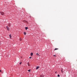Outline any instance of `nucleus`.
<instances>
[{"mask_svg":"<svg viewBox=\"0 0 77 77\" xmlns=\"http://www.w3.org/2000/svg\"><path fill=\"white\" fill-rule=\"evenodd\" d=\"M31 56H33V54L32 53H31Z\"/></svg>","mask_w":77,"mask_h":77,"instance_id":"obj_8","label":"nucleus"},{"mask_svg":"<svg viewBox=\"0 0 77 77\" xmlns=\"http://www.w3.org/2000/svg\"><path fill=\"white\" fill-rule=\"evenodd\" d=\"M61 72H62L63 73V70H62H62H61Z\"/></svg>","mask_w":77,"mask_h":77,"instance_id":"obj_13","label":"nucleus"},{"mask_svg":"<svg viewBox=\"0 0 77 77\" xmlns=\"http://www.w3.org/2000/svg\"><path fill=\"white\" fill-rule=\"evenodd\" d=\"M57 72H55V73H56H56Z\"/></svg>","mask_w":77,"mask_h":77,"instance_id":"obj_22","label":"nucleus"},{"mask_svg":"<svg viewBox=\"0 0 77 77\" xmlns=\"http://www.w3.org/2000/svg\"><path fill=\"white\" fill-rule=\"evenodd\" d=\"M31 58H32L31 57H29V59H31Z\"/></svg>","mask_w":77,"mask_h":77,"instance_id":"obj_20","label":"nucleus"},{"mask_svg":"<svg viewBox=\"0 0 77 77\" xmlns=\"http://www.w3.org/2000/svg\"><path fill=\"white\" fill-rule=\"evenodd\" d=\"M0 72H2V70H0Z\"/></svg>","mask_w":77,"mask_h":77,"instance_id":"obj_19","label":"nucleus"},{"mask_svg":"<svg viewBox=\"0 0 77 77\" xmlns=\"http://www.w3.org/2000/svg\"><path fill=\"white\" fill-rule=\"evenodd\" d=\"M25 29L26 30H27L28 29V27H26Z\"/></svg>","mask_w":77,"mask_h":77,"instance_id":"obj_9","label":"nucleus"},{"mask_svg":"<svg viewBox=\"0 0 77 77\" xmlns=\"http://www.w3.org/2000/svg\"><path fill=\"white\" fill-rule=\"evenodd\" d=\"M30 70H31L30 69L28 70V71H29V72H30Z\"/></svg>","mask_w":77,"mask_h":77,"instance_id":"obj_16","label":"nucleus"},{"mask_svg":"<svg viewBox=\"0 0 77 77\" xmlns=\"http://www.w3.org/2000/svg\"><path fill=\"white\" fill-rule=\"evenodd\" d=\"M8 25L9 27H10L11 26V24L9 23Z\"/></svg>","mask_w":77,"mask_h":77,"instance_id":"obj_10","label":"nucleus"},{"mask_svg":"<svg viewBox=\"0 0 77 77\" xmlns=\"http://www.w3.org/2000/svg\"><path fill=\"white\" fill-rule=\"evenodd\" d=\"M30 17H31V16H30Z\"/></svg>","mask_w":77,"mask_h":77,"instance_id":"obj_23","label":"nucleus"},{"mask_svg":"<svg viewBox=\"0 0 77 77\" xmlns=\"http://www.w3.org/2000/svg\"><path fill=\"white\" fill-rule=\"evenodd\" d=\"M23 22L24 23H27V21H26V20H23Z\"/></svg>","mask_w":77,"mask_h":77,"instance_id":"obj_4","label":"nucleus"},{"mask_svg":"<svg viewBox=\"0 0 77 77\" xmlns=\"http://www.w3.org/2000/svg\"><path fill=\"white\" fill-rule=\"evenodd\" d=\"M22 57H21V58Z\"/></svg>","mask_w":77,"mask_h":77,"instance_id":"obj_24","label":"nucleus"},{"mask_svg":"<svg viewBox=\"0 0 77 77\" xmlns=\"http://www.w3.org/2000/svg\"><path fill=\"white\" fill-rule=\"evenodd\" d=\"M9 36H10V38H11V37H12V36H11V34H10V35H9Z\"/></svg>","mask_w":77,"mask_h":77,"instance_id":"obj_7","label":"nucleus"},{"mask_svg":"<svg viewBox=\"0 0 77 77\" xmlns=\"http://www.w3.org/2000/svg\"><path fill=\"white\" fill-rule=\"evenodd\" d=\"M20 41H22V39L21 38H20Z\"/></svg>","mask_w":77,"mask_h":77,"instance_id":"obj_15","label":"nucleus"},{"mask_svg":"<svg viewBox=\"0 0 77 77\" xmlns=\"http://www.w3.org/2000/svg\"><path fill=\"white\" fill-rule=\"evenodd\" d=\"M36 55H37L38 56H40V55H39V54H38V53H37L36 54Z\"/></svg>","mask_w":77,"mask_h":77,"instance_id":"obj_11","label":"nucleus"},{"mask_svg":"<svg viewBox=\"0 0 77 77\" xmlns=\"http://www.w3.org/2000/svg\"><path fill=\"white\" fill-rule=\"evenodd\" d=\"M6 27L7 29V30H8V31H9V30H10V28H9L8 26H6Z\"/></svg>","mask_w":77,"mask_h":77,"instance_id":"obj_1","label":"nucleus"},{"mask_svg":"<svg viewBox=\"0 0 77 77\" xmlns=\"http://www.w3.org/2000/svg\"><path fill=\"white\" fill-rule=\"evenodd\" d=\"M27 64H28V66H30V63H29L28 62L27 63Z\"/></svg>","mask_w":77,"mask_h":77,"instance_id":"obj_5","label":"nucleus"},{"mask_svg":"<svg viewBox=\"0 0 77 77\" xmlns=\"http://www.w3.org/2000/svg\"><path fill=\"white\" fill-rule=\"evenodd\" d=\"M58 48H55L54 49V50H58Z\"/></svg>","mask_w":77,"mask_h":77,"instance_id":"obj_12","label":"nucleus"},{"mask_svg":"<svg viewBox=\"0 0 77 77\" xmlns=\"http://www.w3.org/2000/svg\"><path fill=\"white\" fill-rule=\"evenodd\" d=\"M54 56L55 57H56V56L55 55H54Z\"/></svg>","mask_w":77,"mask_h":77,"instance_id":"obj_21","label":"nucleus"},{"mask_svg":"<svg viewBox=\"0 0 77 77\" xmlns=\"http://www.w3.org/2000/svg\"><path fill=\"white\" fill-rule=\"evenodd\" d=\"M22 63V62H20V65H21V64Z\"/></svg>","mask_w":77,"mask_h":77,"instance_id":"obj_18","label":"nucleus"},{"mask_svg":"<svg viewBox=\"0 0 77 77\" xmlns=\"http://www.w3.org/2000/svg\"><path fill=\"white\" fill-rule=\"evenodd\" d=\"M38 68H39V66H37L36 68V69H38Z\"/></svg>","mask_w":77,"mask_h":77,"instance_id":"obj_3","label":"nucleus"},{"mask_svg":"<svg viewBox=\"0 0 77 77\" xmlns=\"http://www.w3.org/2000/svg\"><path fill=\"white\" fill-rule=\"evenodd\" d=\"M0 14H1V15H5V13H3V12H0Z\"/></svg>","mask_w":77,"mask_h":77,"instance_id":"obj_2","label":"nucleus"},{"mask_svg":"<svg viewBox=\"0 0 77 77\" xmlns=\"http://www.w3.org/2000/svg\"><path fill=\"white\" fill-rule=\"evenodd\" d=\"M40 77H44V76L42 75H40Z\"/></svg>","mask_w":77,"mask_h":77,"instance_id":"obj_6","label":"nucleus"},{"mask_svg":"<svg viewBox=\"0 0 77 77\" xmlns=\"http://www.w3.org/2000/svg\"><path fill=\"white\" fill-rule=\"evenodd\" d=\"M57 77H60V75H58Z\"/></svg>","mask_w":77,"mask_h":77,"instance_id":"obj_17","label":"nucleus"},{"mask_svg":"<svg viewBox=\"0 0 77 77\" xmlns=\"http://www.w3.org/2000/svg\"><path fill=\"white\" fill-rule=\"evenodd\" d=\"M24 35H26V32H24Z\"/></svg>","mask_w":77,"mask_h":77,"instance_id":"obj_14","label":"nucleus"}]
</instances>
